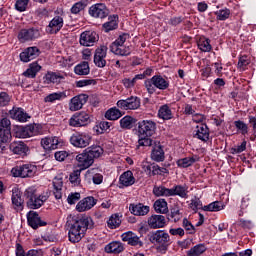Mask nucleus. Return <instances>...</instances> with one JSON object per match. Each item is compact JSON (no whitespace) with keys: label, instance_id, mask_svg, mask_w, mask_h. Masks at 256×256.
Returning <instances> with one entry per match:
<instances>
[{"label":"nucleus","instance_id":"4c0bfd02","mask_svg":"<svg viewBox=\"0 0 256 256\" xmlns=\"http://www.w3.org/2000/svg\"><path fill=\"white\" fill-rule=\"evenodd\" d=\"M197 161H199V157L191 156L177 160L176 164L178 167H181L182 169H187V167H191V165L197 163Z\"/></svg>","mask_w":256,"mask_h":256},{"label":"nucleus","instance_id":"9d476101","mask_svg":"<svg viewBox=\"0 0 256 256\" xmlns=\"http://www.w3.org/2000/svg\"><path fill=\"white\" fill-rule=\"evenodd\" d=\"M117 108L122 111H135L141 107V98L137 96H131L127 99L118 100Z\"/></svg>","mask_w":256,"mask_h":256},{"label":"nucleus","instance_id":"774afa93","mask_svg":"<svg viewBox=\"0 0 256 256\" xmlns=\"http://www.w3.org/2000/svg\"><path fill=\"white\" fill-rule=\"evenodd\" d=\"M85 9V4L83 2H77L75 3L71 8V13L73 15H77L78 13H81Z\"/></svg>","mask_w":256,"mask_h":256},{"label":"nucleus","instance_id":"7c9ffc66","mask_svg":"<svg viewBox=\"0 0 256 256\" xmlns=\"http://www.w3.org/2000/svg\"><path fill=\"white\" fill-rule=\"evenodd\" d=\"M152 161H156V163H162L165 161V151L163 150V146L155 145L151 152Z\"/></svg>","mask_w":256,"mask_h":256},{"label":"nucleus","instance_id":"a878e982","mask_svg":"<svg viewBox=\"0 0 256 256\" xmlns=\"http://www.w3.org/2000/svg\"><path fill=\"white\" fill-rule=\"evenodd\" d=\"M9 115L11 119H15V121H19L20 123H26L28 119H31V116L23 110V108H13L9 111Z\"/></svg>","mask_w":256,"mask_h":256},{"label":"nucleus","instance_id":"423d86ee","mask_svg":"<svg viewBox=\"0 0 256 256\" xmlns=\"http://www.w3.org/2000/svg\"><path fill=\"white\" fill-rule=\"evenodd\" d=\"M35 173H37V166L33 164L15 166L11 169L12 177H21L22 179L35 177Z\"/></svg>","mask_w":256,"mask_h":256},{"label":"nucleus","instance_id":"39448f33","mask_svg":"<svg viewBox=\"0 0 256 256\" xmlns=\"http://www.w3.org/2000/svg\"><path fill=\"white\" fill-rule=\"evenodd\" d=\"M11 141V120L2 118L0 120V151H5V143Z\"/></svg>","mask_w":256,"mask_h":256},{"label":"nucleus","instance_id":"79ce46f5","mask_svg":"<svg viewBox=\"0 0 256 256\" xmlns=\"http://www.w3.org/2000/svg\"><path fill=\"white\" fill-rule=\"evenodd\" d=\"M86 177L92 178L94 185H101L103 183V174L95 173V169H89L86 171Z\"/></svg>","mask_w":256,"mask_h":256},{"label":"nucleus","instance_id":"f704fd0d","mask_svg":"<svg viewBox=\"0 0 256 256\" xmlns=\"http://www.w3.org/2000/svg\"><path fill=\"white\" fill-rule=\"evenodd\" d=\"M170 197H181L182 199H187V187L175 185L173 188H170Z\"/></svg>","mask_w":256,"mask_h":256},{"label":"nucleus","instance_id":"864d4df0","mask_svg":"<svg viewBox=\"0 0 256 256\" xmlns=\"http://www.w3.org/2000/svg\"><path fill=\"white\" fill-rule=\"evenodd\" d=\"M108 19L109 21L103 24V28L105 29L106 33H109V31H113L118 27L117 20L115 19V17L114 19L113 18H108Z\"/></svg>","mask_w":256,"mask_h":256},{"label":"nucleus","instance_id":"de8ad7c7","mask_svg":"<svg viewBox=\"0 0 256 256\" xmlns=\"http://www.w3.org/2000/svg\"><path fill=\"white\" fill-rule=\"evenodd\" d=\"M107 225L109 229H117V227L121 226V216L119 214H112L107 221Z\"/></svg>","mask_w":256,"mask_h":256},{"label":"nucleus","instance_id":"4be33fe9","mask_svg":"<svg viewBox=\"0 0 256 256\" xmlns=\"http://www.w3.org/2000/svg\"><path fill=\"white\" fill-rule=\"evenodd\" d=\"M148 227L150 229H163L167 227V219L163 215H152L148 218Z\"/></svg>","mask_w":256,"mask_h":256},{"label":"nucleus","instance_id":"49530a36","mask_svg":"<svg viewBox=\"0 0 256 256\" xmlns=\"http://www.w3.org/2000/svg\"><path fill=\"white\" fill-rule=\"evenodd\" d=\"M217 21H227L231 17V10L229 8H223L214 12Z\"/></svg>","mask_w":256,"mask_h":256},{"label":"nucleus","instance_id":"a211bd4d","mask_svg":"<svg viewBox=\"0 0 256 256\" xmlns=\"http://www.w3.org/2000/svg\"><path fill=\"white\" fill-rule=\"evenodd\" d=\"M64 21L63 17L55 16L50 22L49 25L46 26V33L48 35H57L61 29H63Z\"/></svg>","mask_w":256,"mask_h":256},{"label":"nucleus","instance_id":"b1692460","mask_svg":"<svg viewBox=\"0 0 256 256\" xmlns=\"http://www.w3.org/2000/svg\"><path fill=\"white\" fill-rule=\"evenodd\" d=\"M27 221L28 225L32 227V229H39V227H45V225H47V222L41 220L39 213L35 211H30L27 214Z\"/></svg>","mask_w":256,"mask_h":256},{"label":"nucleus","instance_id":"6e6552de","mask_svg":"<svg viewBox=\"0 0 256 256\" xmlns=\"http://www.w3.org/2000/svg\"><path fill=\"white\" fill-rule=\"evenodd\" d=\"M39 37H41V31L35 27L23 28L18 32V41H20V43L36 41Z\"/></svg>","mask_w":256,"mask_h":256},{"label":"nucleus","instance_id":"c9c22d12","mask_svg":"<svg viewBox=\"0 0 256 256\" xmlns=\"http://www.w3.org/2000/svg\"><path fill=\"white\" fill-rule=\"evenodd\" d=\"M158 117L159 119H163V121H170V119H173V111H171V107L167 104L162 105L158 110Z\"/></svg>","mask_w":256,"mask_h":256},{"label":"nucleus","instance_id":"72a5a7b5","mask_svg":"<svg viewBox=\"0 0 256 256\" xmlns=\"http://www.w3.org/2000/svg\"><path fill=\"white\" fill-rule=\"evenodd\" d=\"M124 249L125 247L119 241L110 242L108 245L105 246L106 253H114L116 255L119 253H123Z\"/></svg>","mask_w":256,"mask_h":256},{"label":"nucleus","instance_id":"393cba45","mask_svg":"<svg viewBox=\"0 0 256 256\" xmlns=\"http://www.w3.org/2000/svg\"><path fill=\"white\" fill-rule=\"evenodd\" d=\"M10 151L14 155H20V157H25L29 153V146L23 141H14L10 144Z\"/></svg>","mask_w":256,"mask_h":256},{"label":"nucleus","instance_id":"6ab92c4d","mask_svg":"<svg viewBox=\"0 0 256 256\" xmlns=\"http://www.w3.org/2000/svg\"><path fill=\"white\" fill-rule=\"evenodd\" d=\"M76 161L78 163V167L80 170L85 171V169H89L93 163H95V160L91 158L87 150H85L83 153H80L76 156Z\"/></svg>","mask_w":256,"mask_h":256},{"label":"nucleus","instance_id":"ea45409f","mask_svg":"<svg viewBox=\"0 0 256 256\" xmlns=\"http://www.w3.org/2000/svg\"><path fill=\"white\" fill-rule=\"evenodd\" d=\"M121 117H123V114L121 110L116 107L108 109L105 113V118L108 119V121H117V119H121Z\"/></svg>","mask_w":256,"mask_h":256},{"label":"nucleus","instance_id":"13d9d810","mask_svg":"<svg viewBox=\"0 0 256 256\" xmlns=\"http://www.w3.org/2000/svg\"><path fill=\"white\" fill-rule=\"evenodd\" d=\"M27 7H29V0H17L15 3V9L19 11V13L27 11Z\"/></svg>","mask_w":256,"mask_h":256},{"label":"nucleus","instance_id":"ddd939ff","mask_svg":"<svg viewBox=\"0 0 256 256\" xmlns=\"http://www.w3.org/2000/svg\"><path fill=\"white\" fill-rule=\"evenodd\" d=\"M99 41V34L93 30H87L80 34L79 43L82 47H93Z\"/></svg>","mask_w":256,"mask_h":256},{"label":"nucleus","instance_id":"1a4fd4ad","mask_svg":"<svg viewBox=\"0 0 256 256\" xmlns=\"http://www.w3.org/2000/svg\"><path fill=\"white\" fill-rule=\"evenodd\" d=\"M150 241L154 245H159V247H168L171 243V236H169V233L165 230H156L151 233Z\"/></svg>","mask_w":256,"mask_h":256},{"label":"nucleus","instance_id":"bb28decb","mask_svg":"<svg viewBox=\"0 0 256 256\" xmlns=\"http://www.w3.org/2000/svg\"><path fill=\"white\" fill-rule=\"evenodd\" d=\"M129 211L130 213H132V215H135L136 217H144V215H147L149 213L150 208L149 206H145L143 203L130 204Z\"/></svg>","mask_w":256,"mask_h":256},{"label":"nucleus","instance_id":"4468645a","mask_svg":"<svg viewBox=\"0 0 256 256\" xmlns=\"http://www.w3.org/2000/svg\"><path fill=\"white\" fill-rule=\"evenodd\" d=\"M67 78V73L65 72H53V71H48L45 76H44V83L46 85H60V83H63L65 79Z\"/></svg>","mask_w":256,"mask_h":256},{"label":"nucleus","instance_id":"5fc2aeb1","mask_svg":"<svg viewBox=\"0 0 256 256\" xmlns=\"http://www.w3.org/2000/svg\"><path fill=\"white\" fill-rule=\"evenodd\" d=\"M120 127L122 129H131V127H133V117H131V116H124L120 120Z\"/></svg>","mask_w":256,"mask_h":256},{"label":"nucleus","instance_id":"680f3d73","mask_svg":"<svg viewBox=\"0 0 256 256\" xmlns=\"http://www.w3.org/2000/svg\"><path fill=\"white\" fill-rule=\"evenodd\" d=\"M11 103V96L7 92H0V107H7Z\"/></svg>","mask_w":256,"mask_h":256},{"label":"nucleus","instance_id":"c85d7f7f","mask_svg":"<svg viewBox=\"0 0 256 256\" xmlns=\"http://www.w3.org/2000/svg\"><path fill=\"white\" fill-rule=\"evenodd\" d=\"M195 137L200 139V141H204L205 143L209 141V128L206 124H199L196 126Z\"/></svg>","mask_w":256,"mask_h":256},{"label":"nucleus","instance_id":"37998d69","mask_svg":"<svg viewBox=\"0 0 256 256\" xmlns=\"http://www.w3.org/2000/svg\"><path fill=\"white\" fill-rule=\"evenodd\" d=\"M81 169L73 170L69 175V181L73 187H79L81 185Z\"/></svg>","mask_w":256,"mask_h":256},{"label":"nucleus","instance_id":"6e6d98bb","mask_svg":"<svg viewBox=\"0 0 256 256\" xmlns=\"http://www.w3.org/2000/svg\"><path fill=\"white\" fill-rule=\"evenodd\" d=\"M234 125L236 129L240 131L241 135H247V133H249V127L247 126V124H245V122L237 120L234 122Z\"/></svg>","mask_w":256,"mask_h":256},{"label":"nucleus","instance_id":"7ed1b4c3","mask_svg":"<svg viewBox=\"0 0 256 256\" xmlns=\"http://www.w3.org/2000/svg\"><path fill=\"white\" fill-rule=\"evenodd\" d=\"M131 36L127 33L121 34L114 42L110 45L111 53L118 55L119 57H128L131 55V46H125V43Z\"/></svg>","mask_w":256,"mask_h":256},{"label":"nucleus","instance_id":"bf43d9fd","mask_svg":"<svg viewBox=\"0 0 256 256\" xmlns=\"http://www.w3.org/2000/svg\"><path fill=\"white\" fill-rule=\"evenodd\" d=\"M247 149V141H243L240 145L234 146L230 149V153L232 155H238L239 153H243Z\"/></svg>","mask_w":256,"mask_h":256},{"label":"nucleus","instance_id":"f03ea898","mask_svg":"<svg viewBox=\"0 0 256 256\" xmlns=\"http://www.w3.org/2000/svg\"><path fill=\"white\" fill-rule=\"evenodd\" d=\"M25 197L28 199L27 205L30 209H39L43 207L45 201L49 199V191L46 190L39 194L35 187H29L25 191Z\"/></svg>","mask_w":256,"mask_h":256},{"label":"nucleus","instance_id":"e433bc0d","mask_svg":"<svg viewBox=\"0 0 256 256\" xmlns=\"http://www.w3.org/2000/svg\"><path fill=\"white\" fill-rule=\"evenodd\" d=\"M40 71L41 65H39L37 62H33L29 65V68L23 73V75L29 79H35L37 77V73Z\"/></svg>","mask_w":256,"mask_h":256},{"label":"nucleus","instance_id":"c03bdc74","mask_svg":"<svg viewBox=\"0 0 256 256\" xmlns=\"http://www.w3.org/2000/svg\"><path fill=\"white\" fill-rule=\"evenodd\" d=\"M67 94L65 92H54L44 98L45 103H55V101H61L65 99Z\"/></svg>","mask_w":256,"mask_h":256},{"label":"nucleus","instance_id":"2eb2a0df","mask_svg":"<svg viewBox=\"0 0 256 256\" xmlns=\"http://www.w3.org/2000/svg\"><path fill=\"white\" fill-rule=\"evenodd\" d=\"M89 15L95 19H105L109 16V9L103 3H96L89 8Z\"/></svg>","mask_w":256,"mask_h":256},{"label":"nucleus","instance_id":"f8f14e48","mask_svg":"<svg viewBox=\"0 0 256 256\" xmlns=\"http://www.w3.org/2000/svg\"><path fill=\"white\" fill-rule=\"evenodd\" d=\"M39 133L36 124H29L26 126H19L15 130V135L18 139H29V137H35Z\"/></svg>","mask_w":256,"mask_h":256},{"label":"nucleus","instance_id":"8fccbe9b","mask_svg":"<svg viewBox=\"0 0 256 256\" xmlns=\"http://www.w3.org/2000/svg\"><path fill=\"white\" fill-rule=\"evenodd\" d=\"M88 155H90L92 161H95V159H99V156L103 153V148L101 146H92L86 150Z\"/></svg>","mask_w":256,"mask_h":256},{"label":"nucleus","instance_id":"5701e85b","mask_svg":"<svg viewBox=\"0 0 256 256\" xmlns=\"http://www.w3.org/2000/svg\"><path fill=\"white\" fill-rule=\"evenodd\" d=\"M59 145H61V141H59V138L56 136L41 139V146L45 151H55V149H59Z\"/></svg>","mask_w":256,"mask_h":256},{"label":"nucleus","instance_id":"0e129e2a","mask_svg":"<svg viewBox=\"0 0 256 256\" xmlns=\"http://www.w3.org/2000/svg\"><path fill=\"white\" fill-rule=\"evenodd\" d=\"M170 217L173 219L174 223H177L178 221H181L183 215H181L179 208L175 207L171 209Z\"/></svg>","mask_w":256,"mask_h":256},{"label":"nucleus","instance_id":"a19ab883","mask_svg":"<svg viewBox=\"0 0 256 256\" xmlns=\"http://www.w3.org/2000/svg\"><path fill=\"white\" fill-rule=\"evenodd\" d=\"M74 73L76 75H89L91 73V68L89 67V62H81L74 67Z\"/></svg>","mask_w":256,"mask_h":256},{"label":"nucleus","instance_id":"dca6fc26","mask_svg":"<svg viewBox=\"0 0 256 256\" xmlns=\"http://www.w3.org/2000/svg\"><path fill=\"white\" fill-rule=\"evenodd\" d=\"M107 46H100L94 53V64L96 67L103 69L107 65Z\"/></svg>","mask_w":256,"mask_h":256},{"label":"nucleus","instance_id":"c756f323","mask_svg":"<svg viewBox=\"0 0 256 256\" xmlns=\"http://www.w3.org/2000/svg\"><path fill=\"white\" fill-rule=\"evenodd\" d=\"M119 181L120 185H123V187H131V185H135V176H133L131 170H127L121 174Z\"/></svg>","mask_w":256,"mask_h":256},{"label":"nucleus","instance_id":"9b49d317","mask_svg":"<svg viewBox=\"0 0 256 256\" xmlns=\"http://www.w3.org/2000/svg\"><path fill=\"white\" fill-rule=\"evenodd\" d=\"M91 123V116L85 112H77L69 119L70 127H87Z\"/></svg>","mask_w":256,"mask_h":256},{"label":"nucleus","instance_id":"0eeeda50","mask_svg":"<svg viewBox=\"0 0 256 256\" xmlns=\"http://www.w3.org/2000/svg\"><path fill=\"white\" fill-rule=\"evenodd\" d=\"M157 131V123L153 120H142L138 122L139 137H153Z\"/></svg>","mask_w":256,"mask_h":256},{"label":"nucleus","instance_id":"09e8293b","mask_svg":"<svg viewBox=\"0 0 256 256\" xmlns=\"http://www.w3.org/2000/svg\"><path fill=\"white\" fill-rule=\"evenodd\" d=\"M153 193L155 197H171L170 189L166 188L165 186H155L153 188Z\"/></svg>","mask_w":256,"mask_h":256},{"label":"nucleus","instance_id":"cd10ccee","mask_svg":"<svg viewBox=\"0 0 256 256\" xmlns=\"http://www.w3.org/2000/svg\"><path fill=\"white\" fill-rule=\"evenodd\" d=\"M12 205L16 211H23V198H21V190L19 188L12 189Z\"/></svg>","mask_w":256,"mask_h":256},{"label":"nucleus","instance_id":"20e7f679","mask_svg":"<svg viewBox=\"0 0 256 256\" xmlns=\"http://www.w3.org/2000/svg\"><path fill=\"white\" fill-rule=\"evenodd\" d=\"M92 140L93 136H91V133L89 132H75L70 137L71 145L77 149H85V147H89Z\"/></svg>","mask_w":256,"mask_h":256},{"label":"nucleus","instance_id":"58836bf2","mask_svg":"<svg viewBox=\"0 0 256 256\" xmlns=\"http://www.w3.org/2000/svg\"><path fill=\"white\" fill-rule=\"evenodd\" d=\"M154 211L156 213H161L165 215V213L169 212V207L167 206V201L165 199H158L154 202Z\"/></svg>","mask_w":256,"mask_h":256},{"label":"nucleus","instance_id":"3c124183","mask_svg":"<svg viewBox=\"0 0 256 256\" xmlns=\"http://www.w3.org/2000/svg\"><path fill=\"white\" fill-rule=\"evenodd\" d=\"M221 210H223V206H221V202L219 201L212 202L202 207V211L217 212Z\"/></svg>","mask_w":256,"mask_h":256},{"label":"nucleus","instance_id":"f257e3e1","mask_svg":"<svg viewBox=\"0 0 256 256\" xmlns=\"http://www.w3.org/2000/svg\"><path fill=\"white\" fill-rule=\"evenodd\" d=\"M67 226H68V237L71 243H79L87 229L93 227V219L87 216H68L67 217Z\"/></svg>","mask_w":256,"mask_h":256},{"label":"nucleus","instance_id":"2f4dec72","mask_svg":"<svg viewBox=\"0 0 256 256\" xmlns=\"http://www.w3.org/2000/svg\"><path fill=\"white\" fill-rule=\"evenodd\" d=\"M152 79L154 81L156 89H159L160 91H165L166 89H169V79L164 78L161 75H154Z\"/></svg>","mask_w":256,"mask_h":256},{"label":"nucleus","instance_id":"338daca9","mask_svg":"<svg viewBox=\"0 0 256 256\" xmlns=\"http://www.w3.org/2000/svg\"><path fill=\"white\" fill-rule=\"evenodd\" d=\"M79 199H81V193H79V192L71 193L68 195L67 203L69 205H75V203H77V201H79Z\"/></svg>","mask_w":256,"mask_h":256},{"label":"nucleus","instance_id":"e2e57ef3","mask_svg":"<svg viewBox=\"0 0 256 256\" xmlns=\"http://www.w3.org/2000/svg\"><path fill=\"white\" fill-rule=\"evenodd\" d=\"M182 227L185 229V231H188L190 235L195 234V226L189 221L187 218L183 219Z\"/></svg>","mask_w":256,"mask_h":256},{"label":"nucleus","instance_id":"aec40b11","mask_svg":"<svg viewBox=\"0 0 256 256\" xmlns=\"http://www.w3.org/2000/svg\"><path fill=\"white\" fill-rule=\"evenodd\" d=\"M89 96L87 94H79L74 96L69 102L70 111H79L83 109V105L87 103Z\"/></svg>","mask_w":256,"mask_h":256},{"label":"nucleus","instance_id":"69168bd1","mask_svg":"<svg viewBox=\"0 0 256 256\" xmlns=\"http://www.w3.org/2000/svg\"><path fill=\"white\" fill-rule=\"evenodd\" d=\"M249 63H251L249 56L247 55L241 56L238 61V67L239 69H242V71H245V67H247Z\"/></svg>","mask_w":256,"mask_h":256},{"label":"nucleus","instance_id":"4d7b16f0","mask_svg":"<svg viewBox=\"0 0 256 256\" xmlns=\"http://www.w3.org/2000/svg\"><path fill=\"white\" fill-rule=\"evenodd\" d=\"M250 203H251V199L248 196L242 198L239 217H243V215L247 213V207H249Z\"/></svg>","mask_w":256,"mask_h":256},{"label":"nucleus","instance_id":"f3484780","mask_svg":"<svg viewBox=\"0 0 256 256\" xmlns=\"http://www.w3.org/2000/svg\"><path fill=\"white\" fill-rule=\"evenodd\" d=\"M96 205L97 199L93 196H88L77 203L76 211H78V213H85V211H90V209H93Z\"/></svg>","mask_w":256,"mask_h":256},{"label":"nucleus","instance_id":"052dcab7","mask_svg":"<svg viewBox=\"0 0 256 256\" xmlns=\"http://www.w3.org/2000/svg\"><path fill=\"white\" fill-rule=\"evenodd\" d=\"M140 139L138 140L139 147H151L153 145V140L149 137L151 136H139Z\"/></svg>","mask_w":256,"mask_h":256},{"label":"nucleus","instance_id":"412c9836","mask_svg":"<svg viewBox=\"0 0 256 256\" xmlns=\"http://www.w3.org/2000/svg\"><path fill=\"white\" fill-rule=\"evenodd\" d=\"M40 54L41 51L37 48V46L28 47L22 53H20V60L23 63H29V61L37 59Z\"/></svg>","mask_w":256,"mask_h":256},{"label":"nucleus","instance_id":"603ef678","mask_svg":"<svg viewBox=\"0 0 256 256\" xmlns=\"http://www.w3.org/2000/svg\"><path fill=\"white\" fill-rule=\"evenodd\" d=\"M144 87L147 90L149 95H153L155 91H157V86H155V82L153 78L147 79L144 81Z\"/></svg>","mask_w":256,"mask_h":256},{"label":"nucleus","instance_id":"a18cd8bd","mask_svg":"<svg viewBox=\"0 0 256 256\" xmlns=\"http://www.w3.org/2000/svg\"><path fill=\"white\" fill-rule=\"evenodd\" d=\"M205 251H207V246L205 244H198L187 252V256H201Z\"/></svg>","mask_w":256,"mask_h":256},{"label":"nucleus","instance_id":"473e14b6","mask_svg":"<svg viewBox=\"0 0 256 256\" xmlns=\"http://www.w3.org/2000/svg\"><path fill=\"white\" fill-rule=\"evenodd\" d=\"M198 49L203 53H211L213 46H211V40L205 36H202L197 41Z\"/></svg>","mask_w":256,"mask_h":256}]
</instances>
